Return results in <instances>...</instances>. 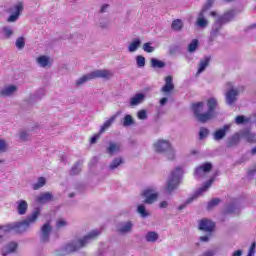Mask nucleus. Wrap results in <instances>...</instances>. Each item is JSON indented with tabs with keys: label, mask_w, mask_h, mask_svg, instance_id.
<instances>
[{
	"label": "nucleus",
	"mask_w": 256,
	"mask_h": 256,
	"mask_svg": "<svg viewBox=\"0 0 256 256\" xmlns=\"http://www.w3.org/2000/svg\"><path fill=\"white\" fill-rule=\"evenodd\" d=\"M237 15V12L235 10H230L223 15L219 16L216 21L222 25H227V23H231L233 19H235V16Z\"/></svg>",
	"instance_id": "obj_13"
},
{
	"label": "nucleus",
	"mask_w": 256,
	"mask_h": 256,
	"mask_svg": "<svg viewBox=\"0 0 256 256\" xmlns=\"http://www.w3.org/2000/svg\"><path fill=\"white\" fill-rule=\"evenodd\" d=\"M69 223L67 220L60 219L56 222V229H63V227H67Z\"/></svg>",
	"instance_id": "obj_52"
},
{
	"label": "nucleus",
	"mask_w": 256,
	"mask_h": 256,
	"mask_svg": "<svg viewBox=\"0 0 256 256\" xmlns=\"http://www.w3.org/2000/svg\"><path fill=\"white\" fill-rule=\"evenodd\" d=\"M143 51H145V53H153L155 47L151 46V42H146L143 44Z\"/></svg>",
	"instance_id": "obj_51"
},
{
	"label": "nucleus",
	"mask_w": 256,
	"mask_h": 256,
	"mask_svg": "<svg viewBox=\"0 0 256 256\" xmlns=\"http://www.w3.org/2000/svg\"><path fill=\"white\" fill-rule=\"evenodd\" d=\"M242 255H243V250H236L232 254V256H242Z\"/></svg>",
	"instance_id": "obj_63"
},
{
	"label": "nucleus",
	"mask_w": 256,
	"mask_h": 256,
	"mask_svg": "<svg viewBox=\"0 0 256 256\" xmlns=\"http://www.w3.org/2000/svg\"><path fill=\"white\" fill-rule=\"evenodd\" d=\"M181 177H183V169L181 167H176L171 172L166 182V195H173V191H177V189H179V185H181Z\"/></svg>",
	"instance_id": "obj_3"
},
{
	"label": "nucleus",
	"mask_w": 256,
	"mask_h": 256,
	"mask_svg": "<svg viewBox=\"0 0 256 256\" xmlns=\"http://www.w3.org/2000/svg\"><path fill=\"white\" fill-rule=\"evenodd\" d=\"M137 213H139V215H140V217H142V219H147V217H149V215H150L144 204L138 205Z\"/></svg>",
	"instance_id": "obj_37"
},
{
	"label": "nucleus",
	"mask_w": 256,
	"mask_h": 256,
	"mask_svg": "<svg viewBox=\"0 0 256 256\" xmlns=\"http://www.w3.org/2000/svg\"><path fill=\"white\" fill-rule=\"evenodd\" d=\"M145 101L144 93H137L132 98H130V107H137V105H141Z\"/></svg>",
	"instance_id": "obj_22"
},
{
	"label": "nucleus",
	"mask_w": 256,
	"mask_h": 256,
	"mask_svg": "<svg viewBox=\"0 0 256 256\" xmlns=\"http://www.w3.org/2000/svg\"><path fill=\"white\" fill-rule=\"evenodd\" d=\"M53 231V227L50 222H46L42 225L39 232L40 243L44 245L51 241V232Z\"/></svg>",
	"instance_id": "obj_9"
},
{
	"label": "nucleus",
	"mask_w": 256,
	"mask_h": 256,
	"mask_svg": "<svg viewBox=\"0 0 256 256\" xmlns=\"http://www.w3.org/2000/svg\"><path fill=\"white\" fill-rule=\"evenodd\" d=\"M36 201L40 203V205H45L53 201V194L51 192L42 193L36 198Z\"/></svg>",
	"instance_id": "obj_21"
},
{
	"label": "nucleus",
	"mask_w": 256,
	"mask_h": 256,
	"mask_svg": "<svg viewBox=\"0 0 256 256\" xmlns=\"http://www.w3.org/2000/svg\"><path fill=\"white\" fill-rule=\"evenodd\" d=\"M221 29H223V25L215 20L210 31L209 43H213L221 35Z\"/></svg>",
	"instance_id": "obj_15"
},
{
	"label": "nucleus",
	"mask_w": 256,
	"mask_h": 256,
	"mask_svg": "<svg viewBox=\"0 0 256 256\" xmlns=\"http://www.w3.org/2000/svg\"><path fill=\"white\" fill-rule=\"evenodd\" d=\"M203 109H205V102H197L191 105V110L198 123H207L209 121L208 114L207 112L203 113Z\"/></svg>",
	"instance_id": "obj_7"
},
{
	"label": "nucleus",
	"mask_w": 256,
	"mask_h": 256,
	"mask_svg": "<svg viewBox=\"0 0 256 256\" xmlns=\"http://www.w3.org/2000/svg\"><path fill=\"white\" fill-rule=\"evenodd\" d=\"M215 4V0H207L204 6L202 7L200 13H207L211 7Z\"/></svg>",
	"instance_id": "obj_45"
},
{
	"label": "nucleus",
	"mask_w": 256,
	"mask_h": 256,
	"mask_svg": "<svg viewBox=\"0 0 256 256\" xmlns=\"http://www.w3.org/2000/svg\"><path fill=\"white\" fill-rule=\"evenodd\" d=\"M2 33L5 37V39H11L13 37V28H11V26H4L2 28Z\"/></svg>",
	"instance_id": "obj_42"
},
{
	"label": "nucleus",
	"mask_w": 256,
	"mask_h": 256,
	"mask_svg": "<svg viewBox=\"0 0 256 256\" xmlns=\"http://www.w3.org/2000/svg\"><path fill=\"white\" fill-rule=\"evenodd\" d=\"M172 31H181L183 29V21L181 19H176L171 24Z\"/></svg>",
	"instance_id": "obj_40"
},
{
	"label": "nucleus",
	"mask_w": 256,
	"mask_h": 256,
	"mask_svg": "<svg viewBox=\"0 0 256 256\" xmlns=\"http://www.w3.org/2000/svg\"><path fill=\"white\" fill-rule=\"evenodd\" d=\"M236 125H243L245 123H249V119L246 118L244 115H239L235 118Z\"/></svg>",
	"instance_id": "obj_49"
},
{
	"label": "nucleus",
	"mask_w": 256,
	"mask_h": 256,
	"mask_svg": "<svg viewBox=\"0 0 256 256\" xmlns=\"http://www.w3.org/2000/svg\"><path fill=\"white\" fill-rule=\"evenodd\" d=\"M113 74L109 70H94L80 78H78L75 82L76 87H81V85H85L87 81H93V79H111Z\"/></svg>",
	"instance_id": "obj_4"
},
{
	"label": "nucleus",
	"mask_w": 256,
	"mask_h": 256,
	"mask_svg": "<svg viewBox=\"0 0 256 256\" xmlns=\"http://www.w3.org/2000/svg\"><path fill=\"white\" fill-rule=\"evenodd\" d=\"M14 10H15V13L11 14L7 19L8 23H15V21H17V19H19L21 12L23 11V3L18 2L14 6Z\"/></svg>",
	"instance_id": "obj_18"
},
{
	"label": "nucleus",
	"mask_w": 256,
	"mask_h": 256,
	"mask_svg": "<svg viewBox=\"0 0 256 256\" xmlns=\"http://www.w3.org/2000/svg\"><path fill=\"white\" fill-rule=\"evenodd\" d=\"M241 141V135L239 132L234 133L232 136L228 137L226 140V147L231 149L233 147H237Z\"/></svg>",
	"instance_id": "obj_19"
},
{
	"label": "nucleus",
	"mask_w": 256,
	"mask_h": 256,
	"mask_svg": "<svg viewBox=\"0 0 256 256\" xmlns=\"http://www.w3.org/2000/svg\"><path fill=\"white\" fill-rule=\"evenodd\" d=\"M196 25L200 29H205L209 26V20H207V18H205V13L204 12H199L198 17H197V21H196Z\"/></svg>",
	"instance_id": "obj_23"
},
{
	"label": "nucleus",
	"mask_w": 256,
	"mask_h": 256,
	"mask_svg": "<svg viewBox=\"0 0 256 256\" xmlns=\"http://www.w3.org/2000/svg\"><path fill=\"white\" fill-rule=\"evenodd\" d=\"M150 63L153 69H163L167 65L164 61L159 60L157 58H151Z\"/></svg>",
	"instance_id": "obj_35"
},
{
	"label": "nucleus",
	"mask_w": 256,
	"mask_h": 256,
	"mask_svg": "<svg viewBox=\"0 0 256 256\" xmlns=\"http://www.w3.org/2000/svg\"><path fill=\"white\" fill-rule=\"evenodd\" d=\"M101 136V133L95 134L91 139H90V143L92 145H94V143H97V139H99V137Z\"/></svg>",
	"instance_id": "obj_59"
},
{
	"label": "nucleus",
	"mask_w": 256,
	"mask_h": 256,
	"mask_svg": "<svg viewBox=\"0 0 256 256\" xmlns=\"http://www.w3.org/2000/svg\"><path fill=\"white\" fill-rule=\"evenodd\" d=\"M138 119H140L141 121H145V119H147V110H140L138 111L137 114Z\"/></svg>",
	"instance_id": "obj_54"
},
{
	"label": "nucleus",
	"mask_w": 256,
	"mask_h": 256,
	"mask_svg": "<svg viewBox=\"0 0 256 256\" xmlns=\"http://www.w3.org/2000/svg\"><path fill=\"white\" fill-rule=\"evenodd\" d=\"M135 123L133 116L126 114L122 120L123 127H131Z\"/></svg>",
	"instance_id": "obj_39"
},
{
	"label": "nucleus",
	"mask_w": 256,
	"mask_h": 256,
	"mask_svg": "<svg viewBox=\"0 0 256 256\" xmlns=\"http://www.w3.org/2000/svg\"><path fill=\"white\" fill-rule=\"evenodd\" d=\"M141 47V38H134L128 46L129 53H135Z\"/></svg>",
	"instance_id": "obj_31"
},
{
	"label": "nucleus",
	"mask_w": 256,
	"mask_h": 256,
	"mask_svg": "<svg viewBox=\"0 0 256 256\" xmlns=\"http://www.w3.org/2000/svg\"><path fill=\"white\" fill-rule=\"evenodd\" d=\"M29 137H31V135L27 131L20 132L21 141H29Z\"/></svg>",
	"instance_id": "obj_55"
},
{
	"label": "nucleus",
	"mask_w": 256,
	"mask_h": 256,
	"mask_svg": "<svg viewBox=\"0 0 256 256\" xmlns=\"http://www.w3.org/2000/svg\"><path fill=\"white\" fill-rule=\"evenodd\" d=\"M213 169V164L211 162H206L195 169L194 176L196 179H201L205 173H209Z\"/></svg>",
	"instance_id": "obj_12"
},
{
	"label": "nucleus",
	"mask_w": 256,
	"mask_h": 256,
	"mask_svg": "<svg viewBox=\"0 0 256 256\" xmlns=\"http://www.w3.org/2000/svg\"><path fill=\"white\" fill-rule=\"evenodd\" d=\"M241 91H245V87L241 86L239 88H234L233 86H231L225 94V99H226V105H229L230 107L237 103V97H239V93H241Z\"/></svg>",
	"instance_id": "obj_8"
},
{
	"label": "nucleus",
	"mask_w": 256,
	"mask_h": 256,
	"mask_svg": "<svg viewBox=\"0 0 256 256\" xmlns=\"http://www.w3.org/2000/svg\"><path fill=\"white\" fill-rule=\"evenodd\" d=\"M37 63L40 65V67H47V65H49V57L40 56L37 58Z\"/></svg>",
	"instance_id": "obj_43"
},
{
	"label": "nucleus",
	"mask_w": 256,
	"mask_h": 256,
	"mask_svg": "<svg viewBox=\"0 0 256 256\" xmlns=\"http://www.w3.org/2000/svg\"><path fill=\"white\" fill-rule=\"evenodd\" d=\"M142 196L145 197L144 203L146 205H153V203L159 199V194L151 188L144 190Z\"/></svg>",
	"instance_id": "obj_11"
},
{
	"label": "nucleus",
	"mask_w": 256,
	"mask_h": 256,
	"mask_svg": "<svg viewBox=\"0 0 256 256\" xmlns=\"http://www.w3.org/2000/svg\"><path fill=\"white\" fill-rule=\"evenodd\" d=\"M242 139H246L248 143H255V134L251 133L249 130H242L239 132Z\"/></svg>",
	"instance_id": "obj_29"
},
{
	"label": "nucleus",
	"mask_w": 256,
	"mask_h": 256,
	"mask_svg": "<svg viewBox=\"0 0 256 256\" xmlns=\"http://www.w3.org/2000/svg\"><path fill=\"white\" fill-rule=\"evenodd\" d=\"M117 119V114H114L112 117H110L108 120L104 122V124L101 126L99 133H105L113 123H115V120Z\"/></svg>",
	"instance_id": "obj_30"
},
{
	"label": "nucleus",
	"mask_w": 256,
	"mask_h": 256,
	"mask_svg": "<svg viewBox=\"0 0 256 256\" xmlns=\"http://www.w3.org/2000/svg\"><path fill=\"white\" fill-rule=\"evenodd\" d=\"M156 153H164L169 161L175 159V149L171 146V142L167 140H158L154 144Z\"/></svg>",
	"instance_id": "obj_5"
},
{
	"label": "nucleus",
	"mask_w": 256,
	"mask_h": 256,
	"mask_svg": "<svg viewBox=\"0 0 256 256\" xmlns=\"http://www.w3.org/2000/svg\"><path fill=\"white\" fill-rule=\"evenodd\" d=\"M121 151V146L115 142H109V147L106 149V153H109L111 157L117 155Z\"/></svg>",
	"instance_id": "obj_28"
},
{
	"label": "nucleus",
	"mask_w": 256,
	"mask_h": 256,
	"mask_svg": "<svg viewBox=\"0 0 256 256\" xmlns=\"http://www.w3.org/2000/svg\"><path fill=\"white\" fill-rule=\"evenodd\" d=\"M136 64L138 67H144L145 66V57L138 55L136 56Z\"/></svg>",
	"instance_id": "obj_53"
},
{
	"label": "nucleus",
	"mask_w": 256,
	"mask_h": 256,
	"mask_svg": "<svg viewBox=\"0 0 256 256\" xmlns=\"http://www.w3.org/2000/svg\"><path fill=\"white\" fill-rule=\"evenodd\" d=\"M17 91V87L10 85L5 88H0V97H10Z\"/></svg>",
	"instance_id": "obj_26"
},
{
	"label": "nucleus",
	"mask_w": 256,
	"mask_h": 256,
	"mask_svg": "<svg viewBox=\"0 0 256 256\" xmlns=\"http://www.w3.org/2000/svg\"><path fill=\"white\" fill-rule=\"evenodd\" d=\"M252 29H256V24H252V25L246 27L244 31L246 33H249V31H251Z\"/></svg>",
	"instance_id": "obj_62"
},
{
	"label": "nucleus",
	"mask_w": 256,
	"mask_h": 256,
	"mask_svg": "<svg viewBox=\"0 0 256 256\" xmlns=\"http://www.w3.org/2000/svg\"><path fill=\"white\" fill-rule=\"evenodd\" d=\"M217 176V172L214 174V176L212 178H210L208 181H206L203 185V187H201L200 189H198L194 195L190 198H188L185 203H183L182 205H180L178 207V211H183V209L187 208V205H190V203H193V201H195V199H197L201 194L205 193V191H207L209 189V187H211V185H213V183L215 182V177Z\"/></svg>",
	"instance_id": "obj_6"
},
{
	"label": "nucleus",
	"mask_w": 256,
	"mask_h": 256,
	"mask_svg": "<svg viewBox=\"0 0 256 256\" xmlns=\"http://www.w3.org/2000/svg\"><path fill=\"white\" fill-rule=\"evenodd\" d=\"M83 160H78L71 168L70 175L75 176L81 173V167H83Z\"/></svg>",
	"instance_id": "obj_32"
},
{
	"label": "nucleus",
	"mask_w": 256,
	"mask_h": 256,
	"mask_svg": "<svg viewBox=\"0 0 256 256\" xmlns=\"http://www.w3.org/2000/svg\"><path fill=\"white\" fill-rule=\"evenodd\" d=\"M125 161L121 157L114 158L112 162L109 165L110 171H115V169H118V167H121Z\"/></svg>",
	"instance_id": "obj_34"
},
{
	"label": "nucleus",
	"mask_w": 256,
	"mask_h": 256,
	"mask_svg": "<svg viewBox=\"0 0 256 256\" xmlns=\"http://www.w3.org/2000/svg\"><path fill=\"white\" fill-rule=\"evenodd\" d=\"M209 137V129L205 127H201L199 130V139L200 141H203V139H207Z\"/></svg>",
	"instance_id": "obj_46"
},
{
	"label": "nucleus",
	"mask_w": 256,
	"mask_h": 256,
	"mask_svg": "<svg viewBox=\"0 0 256 256\" xmlns=\"http://www.w3.org/2000/svg\"><path fill=\"white\" fill-rule=\"evenodd\" d=\"M16 211L18 215H27V211L29 209V204L25 200H18L16 202Z\"/></svg>",
	"instance_id": "obj_20"
},
{
	"label": "nucleus",
	"mask_w": 256,
	"mask_h": 256,
	"mask_svg": "<svg viewBox=\"0 0 256 256\" xmlns=\"http://www.w3.org/2000/svg\"><path fill=\"white\" fill-rule=\"evenodd\" d=\"M7 151V143L5 140H0V153H5Z\"/></svg>",
	"instance_id": "obj_56"
},
{
	"label": "nucleus",
	"mask_w": 256,
	"mask_h": 256,
	"mask_svg": "<svg viewBox=\"0 0 256 256\" xmlns=\"http://www.w3.org/2000/svg\"><path fill=\"white\" fill-rule=\"evenodd\" d=\"M199 230L206 233H213L215 231V222L209 219H202L199 223Z\"/></svg>",
	"instance_id": "obj_16"
},
{
	"label": "nucleus",
	"mask_w": 256,
	"mask_h": 256,
	"mask_svg": "<svg viewBox=\"0 0 256 256\" xmlns=\"http://www.w3.org/2000/svg\"><path fill=\"white\" fill-rule=\"evenodd\" d=\"M237 211H239L237 204L231 203L226 206L225 213H237Z\"/></svg>",
	"instance_id": "obj_48"
},
{
	"label": "nucleus",
	"mask_w": 256,
	"mask_h": 256,
	"mask_svg": "<svg viewBox=\"0 0 256 256\" xmlns=\"http://www.w3.org/2000/svg\"><path fill=\"white\" fill-rule=\"evenodd\" d=\"M231 129V124H226L222 128L217 129L213 134L214 141H222V139H225L227 137V131Z\"/></svg>",
	"instance_id": "obj_17"
},
{
	"label": "nucleus",
	"mask_w": 256,
	"mask_h": 256,
	"mask_svg": "<svg viewBox=\"0 0 256 256\" xmlns=\"http://www.w3.org/2000/svg\"><path fill=\"white\" fill-rule=\"evenodd\" d=\"M133 227H135L133 221H122L117 224L116 231L119 235H129V233L133 232Z\"/></svg>",
	"instance_id": "obj_10"
},
{
	"label": "nucleus",
	"mask_w": 256,
	"mask_h": 256,
	"mask_svg": "<svg viewBox=\"0 0 256 256\" xmlns=\"http://www.w3.org/2000/svg\"><path fill=\"white\" fill-rule=\"evenodd\" d=\"M39 215H41V208L36 207L34 208L32 213L26 217V219L19 222H14V233H17L18 235H23V233H27V231L31 229V225L37 223Z\"/></svg>",
	"instance_id": "obj_2"
},
{
	"label": "nucleus",
	"mask_w": 256,
	"mask_h": 256,
	"mask_svg": "<svg viewBox=\"0 0 256 256\" xmlns=\"http://www.w3.org/2000/svg\"><path fill=\"white\" fill-rule=\"evenodd\" d=\"M46 183H47V180L45 179V177H39L37 183H34L32 185V189L34 191H39V189H41V187H45Z\"/></svg>",
	"instance_id": "obj_38"
},
{
	"label": "nucleus",
	"mask_w": 256,
	"mask_h": 256,
	"mask_svg": "<svg viewBox=\"0 0 256 256\" xmlns=\"http://www.w3.org/2000/svg\"><path fill=\"white\" fill-rule=\"evenodd\" d=\"M101 235L100 230H92L87 235H85L82 238H77L70 240L66 244H64L60 250L62 253H65L66 255H69L71 253H77V251H81V249H84L89 243L93 241V239H97Z\"/></svg>",
	"instance_id": "obj_1"
},
{
	"label": "nucleus",
	"mask_w": 256,
	"mask_h": 256,
	"mask_svg": "<svg viewBox=\"0 0 256 256\" xmlns=\"http://www.w3.org/2000/svg\"><path fill=\"white\" fill-rule=\"evenodd\" d=\"M175 89V85H173V77L167 76L165 78V85L162 87L163 93H171Z\"/></svg>",
	"instance_id": "obj_24"
},
{
	"label": "nucleus",
	"mask_w": 256,
	"mask_h": 256,
	"mask_svg": "<svg viewBox=\"0 0 256 256\" xmlns=\"http://www.w3.org/2000/svg\"><path fill=\"white\" fill-rule=\"evenodd\" d=\"M209 63H211V56L203 57L200 60L197 74L199 75V74L203 73V71H205V69H207V67H209Z\"/></svg>",
	"instance_id": "obj_25"
},
{
	"label": "nucleus",
	"mask_w": 256,
	"mask_h": 256,
	"mask_svg": "<svg viewBox=\"0 0 256 256\" xmlns=\"http://www.w3.org/2000/svg\"><path fill=\"white\" fill-rule=\"evenodd\" d=\"M97 161H99V159L97 158V156H94V157L91 159V161H90V163H89V166H90V167H95V165H97Z\"/></svg>",
	"instance_id": "obj_60"
},
{
	"label": "nucleus",
	"mask_w": 256,
	"mask_h": 256,
	"mask_svg": "<svg viewBox=\"0 0 256 256\" xmlns=\"http://www.w3.org/2000/svg\"><path fill=\"white\" fill-rule=\"evenodd\" d=\"M255 247L256 243L253 242L249 248L248 255L247 256H255Z\"/></svg>",
	"instance_id": "obj_57"
},
{
	"label": "nucleus",
	"mask_w": 256,
	"mask_h": 256,
	"mask_svg": "<svg viewBox=\"0 0 256 256\" xmlns=\"http://www.w3.org/2000/svg\"><path fill=\"white\" fill-rule=\"evenodd\" d=\"M45 97V88H40L36 93L30 95L29 103H35V101H41Z\"/></svg>",
	"instance_id": "obj_27"
},
{
	"label": "nucleus",
	"mask_w": 256,
	"mask_h": 256,
	"mask_svg": "<svg viewBox=\"0 0 256 256\" xmlns=\"http://www.w3.org/2000/svg\"><path fill=\"white\" fill-rule=\"evenodd\" d=\"M255 175H256V169H252V170H250V171L248 172V176H249V177H255Z\"/></svg>",
	"instance_id": "obj_64"
},
{
	"label": "nucleus",
	"mask_w": 256,
	"mask_h": 256,
	"mask_svg": "<svg viewBox=\"0 0 256 256\" xmlns=\"http://www.w3.org/2000/svg\"><path fill=\"white\" fill-rule=\"evenodd\" d=\"M221 203V199L219 198H213L212 200H210L207 204V209L208 211H211V209H213V207H217V205H219Z\"/></svg>",
	"instance_id": "obj_44"
},
{
	"label": "nucleus",
	"mask_w": 256,
	"mask_h": 256,
	"mask_svg": "<svg viewBox=\"0 0 256 256\" xmlns=\"http://www.w3.org/2000/svg\"><path fill=\"white\" fill-rule=\"evenodd\" d=\"M0 231H4V233H9L10 231H15V225H14V223H10L5 226H1Z\"/></svg>",
	"instance_id": "obj_50"
},
{
	"label": "nucleus",
	"mask_w": 256,
	"mask_h": 256,
	"mask_svg": "<svg viewBox=\"0 0 256 256\" xmlns=\"http://www.w3.org/2000/svg\"><path fill=\"white\" fill-rule=\"evenodd\" d=\"M199 47V40L193 39L188 45V53H195Z\"/></svg>",
	"instance_id": "obj_41"
},
{
	"label": "nucleus",
	"mask_w": 256,
	"mask_h": 256,
	"mask_svg": "<svg viewBox=\"0 0 256 256\" xmlns=\"http://www.w3.org/2000/svg\"><path fill=\"white\" fill-rule=\"evenodd\" d=\"M15 251H17V243L12 242L6 246V250H3L2 255L7 256L10 255V253H15Z\"/></svg>",
	"instance_id": "obj_36"
},
{
	"label": "nucleus",
	"mask_w": 256,
	"mask_h": 256,
	"mask_svg": "<svg viewBox=\"0 0 256 256\" xmlns=\"http://www.w3.org/2000/svg\"><path fill=\"white\" fill-rule=\"evenodd\" d=\"M147 243H156L159 240V234L155 231H149L145 235Z\"/></svg>",
	"instance_id": "obj_33"
},
{
	"label": "nucleus",
	"mask_w": 256,
	"mask_h": 256,
	"mask_svg": "<svg viewBox=\"0 0 256 256\" xmlns=\"http://www.w3.org/2000/svg\"><path fill=\"white\" fill-rule=\"evenodd\" d=\"M217 105L219 104L216 98L212 97L207 100L208 110L206 111V115H208V121H211V119L215 117V109H217Z\"/></svg>",
	"instance_id": "obj_14"
},
{
	"label": "nucleus",
	"mask_w": 256,
	"mask_h": 256,
	"mask_svg": "<svg viewBox=\"0 0 256 256\" xmlns=\"http://www.w3.org/2000/svg\"><path fill=\"white\" fill-rule=\"evenodd\" d=\"M177 51H179V46H172L169 49L170 55H175L177 53Z\"/></svg>",
	"instance_id": "obj_58"
},
{
	"label": "nucleus",
	"mask_w": 256,
	"mask_h": 256,
	"mask_svg": "<svg viewBox=\"0 0 256 256\" xmlns=\"http://www.w3.org/2000/svg\"><path fill=\"white\" fill-rule=\"evenodd\" d=\"M15 46L19 51H22V49H25V38L24 37L17 38Z\"/></svg>",
	"instance_id": "obj_47"
},
{
	"label": "nucleus",
	"mask_w": 256,
	"mask_h": 256,
	"mask_svg": "<svg viewBox=\"0 0 256 256\" xmlns=\"http://www.w3.org/2000/svg\"><path fill=\"white\" fill-rule=\"evenodd\" d=\"M109 9V4H104L100 8V13H107V10Z\"/></svg>",
	"instance_id": "obj_61"
}]
</instances>
